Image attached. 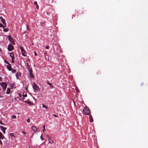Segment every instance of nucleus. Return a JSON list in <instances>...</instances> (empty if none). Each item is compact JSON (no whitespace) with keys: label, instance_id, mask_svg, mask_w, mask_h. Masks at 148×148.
Listing matches in <instances>:
<instances>
[{"label":"nucleus","instance_id":"f257e3e1","mask_svg":"<svg viewBox=\"0 0 148 148\" xmlns=\"http://www.w3.org/2000/svg\"><path fill=\"white\" fill-rule=\"evenodd\" d=\"M83 113L86 115H89L90 114V111L88 108L86 106L85 107L83 110Z\"/></svg>","mask_w":148,"mask_h":148},{"label":"nucleus","instance_id":"f03ea898","mask_svg":"<svg viewBox=\"0 0 148 148\" xmlns=\"http://www.w3.org/2000/svg\"><path fill=\"white\" fill-rule=\"evenodd\" d=\"M0 85L1 86L4 90H5L6 87H7V85L6 83L5 82H1L0 83Z\"/></svg>","mask_w":148,"mask_h":148},{"label":"nucleus","instance_id":"7ed1b4c3","mask_svg":"<svg viewBox=\"0 0 148 148\" xmlns=\"http://www.w3.org/2000/svg\"><path fill=\"white\" fill-rule=\"evenodd\" d=\"M20 48L21 49L22 55L24 56H26L25 51L23 47L21 46H20Z\"/></svg>","mask_w":148,"mask_h":148},{"label":"nucleus","instance_id":"20e7f679","mask_svg":"<svg viewBox=\"0 0 148 148\" xmlns=\"http://www.w3.org/2000/svg\"><path fill=\"white\" fill-rule=\"evenodd\" d=\"M9 40L12 43V44L14 45V41L13 39L11 37V36L9 35L8 36Z\"/></svg>","mask_w":148,"mask_h":148},{"label":"nucleus","instance_id":"39448f33","mask_svg":"<svg viewBox=\"0 0 148 148\" xmlns=\"http://www.w3.org/2000/svg\"><path fill=\"white\" fill-rule=\"evenodd\" d=\"M33 88L35 90H40L39 87L35 83H33Z\"/></svg>","mask_w":148,"mask_h":148},{"label":"nucleus","instance_id":"423d86ee","mask_svg":"<svg viewBox=\"0 0 148 148\" xmlns=\"http://www.w3.org/2000/svg\"><path fill=\"white\" fill-rule=\"evenodd\" d=\"M14 49V47L11 44H10L8 46V50L9 51H12Z\"/></svg>","mask_w":148,"mask_h":148},{"label":"nucleus","instance_id":"0eeeda50","mask_svg":"<svg viewBox=\"0 0 148 148\" xmlns=\"http://www.w3.org/2000/svg\"><path fill=\"white\" fill-rule=\"evenodd\" d=\"M0 128L1 130L3 132V134H5V130H6V128L3 126L1 125L0 126Z\"/></svg>","mask_w":148,"mask_h":148},{"label":"nucleus","instance_id":"6e6552de","mask_svg":"<svg viewBox=\"0 0 148 148\" xmlns=\"http://www.w3.org/2000/svg\"><path fill=\"white\" fill-rule=\"evenodd\" d=\"M29 75L31 78H34V76L33 75L32 73V71L31 69H30V70H29Z\"/></svg>","mask_w":148,"mask_h":148},{"label":"nucleus","instance_id":"1a4fd4ad","mask_svg":"<svg viewBox=\"0 0 148 148\" xmlns=\"http://www.w3.org/2000/svg\"><path fill=\"white\" fill-rule=\"evenodd\" d=\"M47 137L48 138L49 143L51 144H53L54 143L53 140L51 139V137H50L48 136Z\"/></svg>","mask_w":148,"mask_h":148},{"label":"nucleus","instance_id":"9d476101","mask_svg":"<svg viewBox=\"0 0 148 148\" xmlns=\"http://www.w3.org/2000/svg\"><path fill=\"white\" fill-rule=\"evenodd\" d=\"M28 62H29V60H27V63H26L27 67L28 68V69H29V70H30V69H31L30 68V66L29 65V63Z\"/></svg>","mask_w":148,"mask_h":148},{"label":"nucleus","instance_id":"9b49d317","mask_svg":"<svg viewBox=\"0 0 148 148\" xmlns=\"http://www.w3.org/2000/svg\"><path fill=\"white\" fill-rule=\"evenodd\" d=\"M32 129L33 131L34 132H35L37 130V128H36V127L34 126H32Z\"/></svg>","mask_w":148,"mask_h":148},{"label":"nucleus","instance_id":"f8f14e48","mask_svg":"<svg viewBox=\"0 0 148 148\" xmlns=\"http://www.w3.org/2000/svg\"><path fill=\"white\" fill-rule=\"evenodd\" d=\"M7 68L9 71H11L12 70V69L11 67V65L9 63L8 64V65L7 66Z\"/></svg>","mask_w":148,"mask_h":148},{"label":"nucleus","instance_id":"ddd939ff","mask_svg":"<svg viewBox=\"0 0 148 148\" xmlns=\"http://www.w3.org/2000/svg\"><path fill=\"white\" fill-rule=\"evenodd\" d=\"M10 56L12 58V59H14V54L13 52H11L10 53Z\"/></svg>","mask_w":148,"mask_h":148},{"label":"nucleus","instance_id":"4468645a","mask_svg":"<svg viewBox=\"0 0 148 148\" xmlns=\"http://www.w3.org/2000/svg\"><path fill=\"white\" fill-rule=\"evenodd\" d=\"M0 138L1 139H3L5 138L4 136L2 135L1 132H0Z\"/></svg>","mask_w":148,"mask_h":148},{"label":"nucleus","instance_id":"2eb2a0df","mask_svg":"<svg viewBox=\"0 0 148 148\" xmlns=\"http://www.w3.org/2000/svg\"><path fill=\"white\" fill-rule=\"evenodd\" d=\"M25 103H28L29 105H33L34 104L32 102H31L29 101H26L25 102Z\"/></svg>","mask_w":148,"mask_h":148},{"label":"nucleus","instance_id":"dca6fc26","mask_svg":"<svg viewBox=\"0 0 148 148\" xmlns=\"http://www.w3.org/2000/svg\"><path fill=\"white\" fill-rule=\"evenodd\" d=\"M89 117L90 121L91 122H93V119L92 118L91 115H90Z\"/></svg>","mask_w":148,"mask_h":148},{"label":"nucleus","instance_id":"f3484780","mask_svg":"<svg viewBox=\"0 0 148 148\" xmlns=\"http://www.w3.org/2000/svg\"><path fill=\"white\" fill-rule=\"evenodd\" d=\"M1 21L2 22L3 25H6V23L5 22V20L4 19H3Z\"/></svg>","mask_w":148,"mask_h":148},{"label":"nucleus","instance_id":"a211bd4d","mask_svg":"<svg viewBox=\"0 0 148 148\" xmlns=\"http://www.w3.org/2000/svg\"><path fill=\"white\" fill-rule=\"evenodd\" d=\"M10 88H7V91L6 92L7 94H9L10 93Z\"/></svg>","mask_w":148,"mask_h":148},{"label":"nucleus","instance_id":"6ab92c4d","mask_svg":"<svg viewBox=\"0 0 148 148\" xmlns=\"http://www.w3.org/2000/svg\"><path fill=\"white\" fill-rule=\"evenodd\" d=\"M6 27V25H3L1 23H0V27L4 28Z\"/></svg>","mask_w":148,"mask_h":148},{"label":"nucleus","instance_id":"aec40b11","mask_svg":"<svg viewBox=\"0 0 148 148\" xmlns=\"http://www.w3.org/2000/svg\"><path fill=\"white\" fill-rule=\"evenodd\" d=\"M47 84L51 86L52 87H53V86H52V84L50 82H47Z\"/></svg>","mask_w":148,"mask_h":148},{"label":"nucleus","instance_id":"412c9836","mask_svg":"<svg viewBox=\"0 0 148 148\" xmlns=\"http://www.w3.org/2000/svg\"><path fill=\"white\" fill-rule=\"evenodd\" d=\"M3 31L5 32H7L8 31V28H4L3 29Z\"/></svg>","mask_w":148,"mask_h":148},{"label":"nucleus","instance_id":"4be33fe9","mask_svg":"<svg viewBox=\"0 0 148 148\" xmlns=\"http://www.w3.org/2000/svg\"><path fill=\"white\" fill-rule=\"evenodd\" d=\"M43 132H44H44H45V125H44L43 126Z\"/></svg>","mask_w":148,"mask_h":148},{"label":"nucleus","instance_id":"5701e85b","mask_svg":"<svg viewBox=\"0 0 148 148\" xmlns=\"http://www.w3.org/2000/svg\"><path fill=\"white\" fill-rule=\"evenodd\" d=\"M42 107L43 108H46L47 109L48 108L46 106H45L44 104H42Z\"/></svg>","mask_w":148,"mask_h":148},{"label":"nucleus","instance_id":"b1692460","mask_svg":"<svg viewBox=\"0 0 148 148\" xmlns=\"http://www.w3.org/2000/svg\"><path fill=\"white\" fill-rule=\"evenodd\" d=\"M23 96L24 97H27V93H23Z\"/></svg>","mask_w":148,"mask_h":148},{"label":"nucleus","instance_id":"393cba45","mask_svg":"<svg viewBox=\"0 0 148 148\" xmlns=\"http://www.w3.org/2000/svg\"><path fill=\"white\" fill-rule=\"evenodd\" d=\"M10 136L11 137H12V136H14V134L13 133H11L10 134Z\"/></svg>","mask_w":148,"mask_h":148},{"label":"nucleus","instance_id":"a878e982","mask_svg":"<svg viewBox=\"0 0 148 148\" xmlns=\"http://www.w3.org/2000/svg\"><path fill=\"white\" fill-rule=\"evenodd\" d=\"M16 115H13L12 116V118L13 119H15L16 118Z\"/></svg>","mask_w":148,"mask_h":148},{"label":"nucleus","instance_id":"bb28decb","mask_svg":"<svg viewBox=\"0 0 148 148\" xmlns=\"http://www.w3.org/2000/svg\"><path fill=\"white\" fill-rule=\"evenodd\" d=\"M26 28L28 31L29 30L28 26L27 25H26Z\"/></svg>","mask_w":148,"mask_h":148},{"label":"nucleus","instance_id":"cd10ccee","mask_svg":"<svg viewBox=\"0 0 148 148\" xmlns=\"http://www.w3.org/2000/svg\"><path fill=\"white\" fill-rule=\"evenodd\" d=\"M12 73H15V72L16 71H15V70L14 69V70H12Z\"/></svg>","mask_w":148,"mask_h":148},{"label":"nucleus","instance_id":"c85d7f7f","mask_svg":"<svg viewBox=\"0 0 148 148\" xmlns=\"http://www.w3.org/2000/svg\"><path fill=\"white\" fill-rule=\"evenodd\" d=\"M27 123H29L30 122V120L29 119H27Z\"/></svg>","mask_w":148,"mask_h":148},{"label":"nucleus","instance_id":"c756f323","mask_svg":"<svg viewBox=\"0 0 148 148\" xmlns=\"http://www.w3.org/2000/svg\"><path fill=\"white\" fill-rule=\"evenodd\" d=\"M22 132L24 135H25L26 134V133L24 131H23Z\"/></svg>","mask_w":148,"mask_h":148},{"label":"nucleus","instance_id":"7c9ffc66","mask_svg":"<svg viewBox=\"0 0 148 148\" xmlns=\"http://www.w3.org/2000/svg\"><path fill=\"white\" fill-rule=\"evenodd\" d=\"M40 139H41V140H43V139L42 138V135H41V136H40Z\"/></svg>","mask_w":148,"mask_h":148},{"label":"nucleus","instance_id":"2f4dec72","mask_svg":"<svg viewBox=\"0 0 148 148\" xmlns=\"http://www.w3.org/2000/svg\"><path fill=\"white\" fill-rule=\"evenodd\" d=\"M34 3L36 5H37V2L36 1H35Z\"/></svg>","mask_w":148,"mask_h":148},{"label":"nucleus","instance_id":"473e14b6","mask_svg":"<svg viewBox=\"0 0 148 148\" xmlns=\"http://www.w3.org/2000/svg\"><path fill=\"white\" fill-rule=\"evenodd\" d=\"M46 49H49V46H47L46 47Z\"/></svg>","mask_w":148,"mask_h":148},{"label":"nucleus","instance_id":"72a5a7b5","mask_svg":"<svg viewBox=\"0 0 148 148\" xmlns=\"http://www.w3.org/2000/svg\"><path fill=\"white\" fill-rule=\"evenodd\" d=\"M14 59H12V63H13L14 62Z\"/></svg>","mask_w":148,"mask_h":148},{"label":"nucleus","instance_id":"f704fd0d","mask_svg":"<svg viewBox=\"0 0 148 148\" xmlns=\"http://www.w3.org/2000/svg\"><path fill=\"white\" fill-rule=\"evenodd\" d=\"M0 19L1 20L2 19H3V18H2V16H0Z\"/></svg>","mask_w":148,"mask_h":148},{"label":"nucleus","instance_id":"c9c22d12","mask_svg":"<svg viewBox=\"0 0 148 148\" xmlns=\"http://www.w3.org/2000/svg\"><path fill=\"white\" fill-rule=\"evenodd\" d=\"M2 81V79L1 77H0V82Z\"/></svg>","mask_w":148,"mask_h":148},{"label":"nucleus","instance_id":"e433bc0d","mask_svg":"<svg viewBox=\"0 0 148 148\" xmlns=\"http://www.w3.org/2000/svg\"><path fill=\"white\" fill-rule=\"evenodd\" d=\"M53 115L55 117H58V116L57 115H56V114H53Z\"/></svg>","mask_w":148,"mask_h":148},{"label":"nucleus","instance_id":"4c0bfd02","mask_svg":"<svg viewBox=\"0 0 148 148\" xmlns=\"http://www.w3.org/2000/svg\"><path fill=\"white\" fill-rule=\"evenodd\" d=\"M36 8L37 9H38V5H36Z\"/></svg>","mask_w":148,"mask_h":148},{"label":"nucleus","instance_id":"58836bf2","mask_svg":"<svg viewBox=\"0 0 148 148\" xmlns=\"http://www.w3.org/2000/svg\"><path fill=\"white\" fill-rule=\"evenodd\" d=\"M76 91L77 92V91H79V90L78 89H77V88H76Z\"/></svg>","mask_w":148,"mask_h":148},{"label":"nucleus","instance_id":"ea45409f","mask_svg":"<svg viewBox=\"0 0 148 148\" xmlns=\"http://www.w3.org/2000/svg\"><path fill=\"white\" fill-rule=\"evenodd\" d=\"M34 54H35V56H36V53L35 51L34 52Z\"/></svg>","mask_w":148,"mask_h":148},{"label":"nucleus","instance_id":"a19ab883","mask_svg":"<svg viewBox=\"0 0 148 148\" xmlns=\"http://www.w3.org/2000/svg\"><path fill=\"white\" fill-rule=\"evenodd\" d=\"M0 143H1V144H2V142H1V140H0Z\"/></svg>","mask_w":148,"mask_h":148},{"label":"nucleus","instance_id":"79ce46f5","mask_svg":"<svg viewBox=\"0 0 148 148\" xmlns=\"http://www.w3.org/2000/svg\"><path fill=\"white\" fill-rule=\"evenodd\" d=\"M29 148H30V147H29Z\"/></svg>","mask_w":148,"mask_h":148}]
</instances>
